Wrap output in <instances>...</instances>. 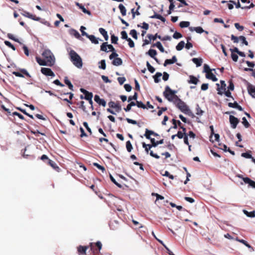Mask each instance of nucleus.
I'll return each instance as SVG.
<instances>
[{"mask_svg": "<svg viewBox=\"0 0 255 255\" xmlns=\"http://www.w3.org/2000/svg\"><path fill=\"white\" fill-rule=\"evenodd\" d=\"M127 40L128 41V45L130 48H133L134 47V43L130 38H129Z\"/></svg>", "mask_w": 255, "mask_h": 255, "instance_id": "69168bd1", "label": "nucleus"}, {"mask_svg": "<svg viewBox=\"0 0 255 255\" xmlns=\"http://www.w3.org/2000/svg\"><path fill=\"white\" fill-rule=\"evenodd\" d=\"M121 34L122 35V39L127 40L129 38L128 36L127 33L126 31H122Z\"/></svg>", "mask_w": 255, "mask_h": 255, "instance_id": "5fc2aeb1", "label": "nucleus"}, {"mask_svg": "<svg viewBox=\"0 0 255 255\" xmlns=\"http://www.w3.org/2000/svg\"><path fill=\"white\" fill-rule=\"evenodd\" d=\"M42 55L44 59L47 61H50L51 62V65L53 66L55 63V58L49 49H45L42 53Z\"/></svg>", "mask_w": 255, "mask_h": 255, "instance_id": "20e7f679", "label": "nucleus"}, {"mask_svg": "<svg viewBox=\"0 0 255 255\" xmlns=\"http://www.w3.org/2000/svg\"><path fill=\"white\" fill-rule=\"evenodd\" d=\"M71 31V33L73 34L77 38H80L81 37L79 33L77 30L72 29Z\"/></svg>", "mask_w": 255, "mask_h": 255, "instance_id": "bf43d9fd", "label": "nucleus"}, {"mask_svg": "<svg viewBox=\"0 0 255 255\" xmlns=\"http://www.w3.org/2000/svg\"><path fill=\"white\" fill-rule=\"evenodd\" d=\"M223 92L226 96H227V97L231 98L233 100H234V98L232 96L231 93L230 92V90H228L226 91V90L225 91H224Z\"/></svg>", "mask_w": 255, "mask_h": 255, "instance_id": "13d9d810", "label": "nucleus"}, {"mask_svg": "<svg viewBox=\"0 0 255 255\" xmlns=\"http://www.w3.org/2000/svg\"><path fill=\"white\" fill-rule=\"evenodd\" d=\"M48 164L57 171L59 172L60 170V168L57 165L56 163L50 159H48Z\"/></svg>", "mask_w": 255, "mask_h": 255, "instance_id": "5701e85b", "label": "nucleus"}, {"mask_svg": "<svg viewBox=\"0 0 255 255\" xmlns=\"http://www.w3.org/2000/svg\"><path fill=\"white\" fill-rule=\"evenodd\" d=\"M147 36L149 39L150 40H155L157 38H159V39H161V36L160 35H158L157 33H156L154 35L148 34L147 35Z\"/></svg>", "mask_w": 255, "mask_h": 255, "instance_id": "473e14b6", "label": "nucleus"}, {"mask_svg": "<svg viewBox=\"0 0 255 255\" xmlns=\"http://www.w3.org/2000/svg\"><path fill=\"white\" fill-rule=\"evenodd\" d=\"M192 61L196 65L197 67H199L201 65L203 60L202 58H194L192 59Z\"/></svg>", "mask_w": 255, "mask_h": 255, "instance_id": "c85d7f7f", "label": "nucleus"}, {"mask_svg": "<svg viewBox=\"0 0 255 255\" xmlns=\"http://www.w3.org/2000/svg\"><path fill=\"white\" fill-rule=\"evenodd\" d=\"M150 135H153L154 136H158V134L157 133L154 132L152 130H148V129H145V132L144 134V136L147 139H152V138L150 137Z\"/></svg>", "mask_w": 255, "mask_h": 255, "instance_id": "a211bd4d", "label": "nucleus"}, {"mask_svg": "<svg viewBox=\"0 0 255 255\" xmlns=\"http://www.w3.org/2000/svg\"><path fill=\"white\" fill-rule=\"evenodd\" d=\"M108 43L107 42H104L101 45V50L105 52H108L107 47H108Z\"/></svg>", "mask_w": 255, "mask_h": 255, "instance_id": "49530a36", "label": "nucleus"}, {"mask_svg": "<svg viewBox=\"0 0 255 255\" xmlns=\"http://www.w3.org/2000/svg\"><path fill=\"white\" fill-rule=\"evenodd\" d=\"M235 26L237 29L241 31H243L244 29V26L240 25L239 23H235Z\"/></svg>", "mask_w": 255, "mask_h": 255, "instance_id": "338daca9", "label": "nucleus"}, {"mask_svg": "<svg viewBox=\"0 0 255 255\" xmlns=\"http://www.w3.org/2000/svg\"><path fill=\"white\" fill-rule=\"evenodd\" d=\"M146 66L147 67V69L148 70V71L151 73H153L155 71V69L154 67H153L150 64V63L147 61L146 62Z\"/></svg>", "mask_w": 255, "mask_h": 255, "instance_id": "79ce46f5", "label": "nucleus"}, {"mask_svg": "<svg viewBox=\"0 0 255 255\" xmlns=\"http://www.w3.org/2000/svg\"><path fill=\"white\" fill-rule=\"evenodd\" d=\"M242 156L246 158H250L251 159L252 158V155L249 153V152H244L242 153Z\"/></svg>", "mask_w": 255, "mask_h": 255, "instance_id": "052dcab7", "label": "nucleus"}, {"mask_svg": "<svg viewBox=\"0 0 255 255\" xmlns=\"http://www.w3.org/2000/svg\"><path fill=\"white\" fill-rule=\"evenodd\" d=\"M220 83V87L219 84H216V86L217 87V90L218 91V94L220 95H222L224 94L223 91L226 90V84L225 83V82L223 80H221Z\"/></svg>", "mask_w": 255, "mask_h": 255, "instance_id": "6e6552de", "label": "nucleus"}, {"mask_svg": "<svg viewBox=\"0 0 255 255\" xmlns=\"http://www.w3.org/2000/svg\"><path fill=\"white\" fill-rule=\"evenodd\" d=\"M87 37L88 38L91 40V41L94 44H97L99 43L98 39L96 38V37L93 35H88Z\"/></svg>", "mask_w": 255, "mask_h": 255, "instance_id": "c756f323", "label": "nucleus"}, {"mask_svg": "<svg viewBox=\"0 0 255 255\" xmlns=\"http://www.w3.org/2000/svg\"><path fill=\"white\" fill-rule=\"evenodd\" d=\"M138 94L137 93L135 92L132 96H129L128 98V102L131 101L132 100H136L137 99Z\"/></svg>", "mask_w": 255, "mask_h": 255, "instance_id": "09e8293b", "label": "nucleus"}, {"mask_svg": "<svg viewBox=\"0 0 255 255\" xmlns=\"http://www.w3.org/2000/svg\"><path fill=\"white\" fill-rule=\"evenodd\" d=\"M83 126L87 129V131L89 132L90 134L91 135L92 134V132L91 128L88 126V123L86 122H84L83 123Z\"/></svg>", "mask_w": 255, "mask_h": 255, "instance_id": "6e6d98bb", "label": "nucleus"}, {"mask_svg": "<svg viewBox=\"0 0 255 255\" xmlns=\"http://www.w3.org/2000/svg\"><path fill=\"white\" fill-rule=\"evenodd\" d=\"M136 105L137 106V107L140 108H142L143 109L146 108L145 105L141 101H136Z\"/></svg>", "mask_w": 255, "mask_h": 255, "instance_id": "8fccbe9b", "label": "nucleus"}, {"mask_svg": "<svg viewBox=\"0 0 255 255\" xmlns=\"http://www.w3.org/2000/svg\"><path fill=\"white\" fill-rule=\"evenodd\" d=\"M118 54L116 52H112L109 56V58L111 60L113 59L112 64L116 66H119L123 64V60L121 58L118 57Z\"/></svg>", "mask_w": 255, "mask_h": 255, "instance_id": "39448f33", "label": "nucleus"}, {"mask_svg": "<svg viewBox=\"0 0 255 255\" xmlns=\"http://www.w3.org/2000/svg\"><path fill=\"white\" fill-rule=\"evenodd\" d=\"M119 8L120 10V11L123 16H125L126 15L127 9L125 6L123 4H120L119 5Z\"/></svg>", "mask_w": 255, "mask_h": 255, "instance_id": "2f4dec72", "label": "nucleus"}, {"mask_svg": "<svg viewBox=\"0 0 255 255\" xmlns=\"http://www.w3.org/2000/svg\"><path fill=\"white\" fill-rule=\"evenodd\" d=\"M93 165L94 166L96 167L102 171L103 172H104L105 171V168L104 166H101V165L97 163H94Z\"/></svg>", "mask_w": 255, "mask_h": 255, "instance_id": "3c124183", "label": "nucleus"}, {"mask_svg": "<svg viewBox=\"0 0 255 255\" xmlns=\"http://www.w3.org/2000/svg\"><path fill=\"white\" fill-rule=\"evenodd\" d=\"M231 57L233 60L235 62H237L238 60V56L237 54L234 53L235 52H231Z\"/></svg>", "mask_w": 255, "mask_h": 255, "instance_id": "4d7b16f0", "label": "nucleus"}, {"mask_svg": "<svg viewBox=\"0 0 255 255\" xmlns=\"http://www.w3.org/2000/svg\"><path fill=\"white\" fill-rule=\"evenodd\" d=\"M199 81V80L197 78L193 75H190L189 80L188 81V82L189 84L197 85Z\"/></svg>", "mask_w": 255, "mask_h": 255, "instance_id": "4be33fe9", "label": "nucleus"}, {"mask_svg": "<svg viewBox=\"0 0 255 255\" xmlns=\"http://www.w3.org/2000/svg\"><path fill=\"white\" fill-rule=\"evenodd\" d=\"M41 72L44 75L47 76L54 77L55 74L51 70V69L48 68H41Z\"/></svg>", "mask_w": 255, "mask_h": 255, "instance_id": "f8f14e48", "label": "nucleus"}, {"mask_svg": "<svg viewBox=\"0 0 255 255\" xmlns=\"http://www.w3.org/2000/svg\"><path fill=\"white\" fill-rule=\"evenodd\" d=\"M206 77L207 79H211L213 81L216 82L218 80V79L216 76L211 72L207 74H206Z\"/></svg>", "mask_w": 255, "mask_h": 255, "instance_id": "bb28decb", "label": "nucleus"}, {"mask_svg": "<svg viewBox=\"0 0 255 255\" xmlns=\"http://www.w3.org/2000/svg\"><path fill=\"white\" fill-rule=\"evenodd\" d=\"M247 90L249 94L253 98H255V86L249 84L247 86Z\"/></svg>", "mask_w": 255, "mask_h": 255, "instance_id": "2eb2a0df", "label": "nucleus"}, {"mask_svg": "<svg viewBox=\"0 0 255 255\" xmlns=\"http://www.w3.org/2000/svg\"><path fill=\"white\" fill-rule=\"evenodd\" d=\"M75 4L76 6L79 7V8L81 9L84 13L88 14V15L91 14V11L89 10L86 9L82 4L78 2H76Z\"/></svg>", "mask_w": 255, "mask_h": 255, "instance_id": "aec40b11", "label": "nucleus"}, {"mask_svg": "<svg viewBox=\"0 0 255 255\" xmlns=\"http://www.w3.org/2000/svg\"><path fill=\"white\" fill-rule=\"evenodd\" d=\"M150 18H157V19H160L161 21L164 22L166 20L165 18L164 17H163L162 16H161V15L159 14H157L156 13H154V14L152 15V16H150Z\"/></svg>", "mask_w": 255, "mask_h": 255, "instance_id": "393cba45", "label": "nucleus"}, {"mask_svg": "<svg viewBox=\"0 0 255 255\" xmlns=\"http://www.w3.org/2000/svg\"><path fill=\"white\" fill-rule=\"evenodd\" d=\"M95 101L99 105H102L105 107L106 105V102L104 99H101L99 95H96L94 97Z\"/></svg>", "mask_w": 255, "mask_h": 255, "instance_id": "dca6fc26", "label": "nucleus"}, {"mask_svg": "<svg viewBox=\"0 0 255 255\" xmlns=\"http://www.w3.org/2000/svg\"><path fill=\"white\" fill-rule=\"evenodd\" d=\"M237 176L239 178L242 179L246 184H248L249 186L255 188V181L251 180L249 177H244L241 174H238Z\"/></svg>", "mask_w": 255, "mask_h": 255, "instance_id": "1a4fd4ad", "label": "nucleus"}, {"mask_svg": "<svg viewBox=\"0 0 255 255\" xmlns=\"http://www.w3.org/2000/svg\"><path fill=\"white\" fill-rule=\"evenodd\" d=\"M176 91L171 90L168 86H166L163 94L165 98L169 102H173L178 96L175 95Z\"/></svg>", "mask_w": 255, "mask_h": 255, "instance_id": "7ed1b4c3", "label": "nucleus"}, {"mask_svg": "<svg viewBox=\"0 0 255 255\" xmlns=\"http://www.w3.org/2000/svg\"><path fill=\"white\" fill-rule=\"evenodd\" d=\"M185 46V42L183 41H181L176 46V49L178 51L181 50Z\"/></svg>", "mask_w": 255, "mask_h": 255, "instance_id": "f704fd0d", "label": "nucleus"}, {"mask_svg": "<svg viewBox=\"0 0 255 255\" xmlns=\"http://www.w3.org/2000/svg\"><path fill=\"white\" fill-rule=\"evenodd\" d=\"M21 14L25 17L32 19L35 21H39L40 20V17H37L35 15H33L26 11H23V12L21 13Z\"/></svg>", "mask_w": 255, "mask_h": 255, "instance_id": "ddd939ff", "label": "nucleus"}, {"mask_svg": "<svg viewBox=\"0 0 255 255\" xmlns=\"http://www.w3.org/2000/svg\"><path fill=\"white\" fill-rule=\"evenodd\" d=\"M64 83L68 86V88L72 91H73V86L67 77H65L64 78Z\"/></svg>", "mask_w": 255, "mask_h": 255, "instance_id": "7c9ffc66", "label": "nucleus"}, {"mask_svg": "<svg viewBox=\"0 0 255 255\" xmlns=\"http://www.w3.org/2000/svg\"><path fill=\"white\" fill-rule=\"evenodd\" d=\"M96 246L98 248V249H96L94 247V243H90V247H91V250L93 252V254L94 255L96 254H98L100 250L102 249V243L100 241H98L95 244Z\"/></svg>", "mask_w": 255, "mask_h": 255, "instance_id": "0eeeda50", "label": "nucleus"}, {"mask_svg": "<svg viewBox=\"0 0 255 255\" xmlns=\"http://www.w3.org/2000/svg\"><path fill=\"white\" fill-rule=\"evenodd\" d=\"M70 59L73 64L78 68H81L83 66L81 57L74 50H71L69 52Z\"/></svg>", "mask_w": 255, "mask_h": 255, "instance_id": "f257e3e1", "label": "nucleus"}, {"mask_svg": "<svg viewBox=\"0 0 255 255\" xmlns=\"http://www.w3.org/2000/svg\"><path fill=\"white\" fill-rule=\"evenodd\" d=\"M118 40V37L117 36H116L114 35H112L111 36V41L112 43L117 44Z\"/></svg>", "mask_w": 255, "mask_h": 255, "instance_id": "680f3d73", "label": "nucleus"}, {"mask_svg": "<svg viewBox=\"0 0 255 255\" xmlns=\"http://www.w3.org/2000/svg\"><path fill=\"white\" fill-rule=\"evenodd\" d=\"M191 30H195L198 33H202L203 32H205L206 34H208V32L207 31H205L201 26L195 27H190Z\"/></svg>", "mask_w": 255, "mask_h": 255, "instance_id": "412c9836", "label": "nucleus"}, {"mask_svg": "<svg viewBox=\"0 0 255 255\" xmlns=\"http://www.w3.org/2000/svg\"><path fill=\"white\" fill-rule=\"evenodd\" d=\"M182 37V34L178 32L177 31H176L173 35V37L175 39H178L181 38Z\"/></svg>", "mask_w": 255, "mask_h": 255, "instance_id": "0e129e2a", "label": "nucleus"}, {"mask_svg": "<svg viewBox=\"0 0 255 255\" xmlns=\"http://www.w3.org/2000/svg\"><path fill=\"white\" fill-rule=\"evenodd\" d=\"M162 76L161 73L157 72L154 76H153V78L154 82L156 83L159 82L160 79L159 78Z\"/></svg>", "mask_w": 255, "mask_h": 255, "instance_id": "72a5a7b5", "label": "nucleus"}, {"mask_svg": "<svg viewBox=\"0 0 255 255\" xmlns=\"http://www.w3.org/2000/svg\"><path fill=\"white\" fill-rule=\"evenodd\" d=\"M126 80V79L124 77L118 78V81L120 85H123Z\"/></svg>", "mask_w": 255, "mask_h": 255, "instance_id": "774afa93", "label": "nucleus"}, {"mask_svg": "<svg viewBox=\"0 0 255 255\" xmlns=\"http://www.w3.org/2000/svg\"><path fill=\"white\" fill-rule=\"evenodd\" d=\"M86 29V27L84 26H81L80 27V31L82 33V35L83 36H85L87 37L88 36V34H87L85 31V30Z\"/></svg>", "mask_w": 255, "mask_h": 255, "instance_id": "864d4df0", "label": "nucleus"}, {"mask_svg": "<svg viewBox=\"0 0 255 255\" xmlns=\"http://www.w3.org/2000/svg\"><path fill=\"white\" fill-rule=\"evenodd\" d=\"M230 50L231 52H235L239 54L240 56L245 57L246 55L244 52L239 51V49L237 47H234L233 49H230Z\"/></svg>", "mask_w": 255, "mask_h": 255, "instance_id": "cd10ccee", "label": "nucleus"}, {"mask_svg": "<svg viewBox=\"0 0 255 255\" xmlns=\"http://www.w3.org/2000/svg\"><path fill=\"white\" fill-rule=\"evenodd\" d=\"M126 148L128 152H130L132 149V146L129 140L127 141L126 142Z\"/></svg>", "mask_w": 255, "mask_h": 255, "instance_id": "a18cd8bd", "label": "nucleus"}, {"mask_svg": "<svg viewBox=\"0 0 255 255\" xmlns=\"http://www.w3.org/2000/svg\"><path fill=\"white\" fill-rule=\"evenodd\" d=\"M153 46L157 47L159 49V50L160 51V52H164V49L161 43L159 41H158L156 43H155L153 45Z\"/></svg>", "mask_w": 255, "mask_h": 255, "instance_id": "4c0bfd02", "label": "nucleus"}, {"mask_svg": "<svg viewBox=\"0 0 255 255\" xmlns=\"http://www.w3.org/2000/svg\"><path fill=\"white\" fill-rule=\"evenodd\" d=\"M88 249V246H83L81 245L77 247L78 254L79 255H86V251Z\"/></svg>", "mask_w": 255, "mask_h": 255, "instance_id": "4468645a", "label": "nucleus"}, {"mask_svg": "<svg viewBox=\"0 0 255 255\" xmlns=\"http://www.w3.org/2000/svg\"><path fill=\"white\" fill-rule=\"evenodd\" d=\"M173 103L176 105L177 108L184 114L189 115L190 113H191L188 106L178 97L176 99H175Z\"/></svg>", "mask_w": 255, "mask_h": 255, "instance_id": "f03ea898", "label": "nucleus"}, {"mask_svg": "<svg viewBox=\"0 0 255 255\" xmlns=\"http://www.w3.org/2000/svg\"><path fill=\"white\" fill-rule=\"evenodd\" d=\"M231 38L234 43H238L239 42V40H240L243 44H244L246 46L249 45L248 42L246 40V37L244 36H240L238 37L232 34L231 35Z\"/></svg>", "mask_w": 255, "mask_h": 255, "instance_id": "423d86ee", "label": "nucleus"}, {"mask_svg": "<svg viewBox=\"0 0 255 255\" xmlns=\"http://www.w3.org/2000/svg\"><path fill=\"white\" fill-rule=\"evenodd\" d=\"M242 124L244 125L246 128H248L250 127V124L249 123L245 117H243L242 118Z\"/></svg>", "mask_w": 255, "mask_h": 255, "instance_id": "37998d69", "label": "nucleus"}, {"mask_svg": "<svg viewBox=\"0 0 255 255\" xmlns=\"http://www.w3.org/2000/svg\"><path fill=\"white\" fill-rule=\"evenodd\" d=\"M129 34L131 35L133 38L135 39H137V32L135 29L131 30Z\"/></svg>", "mask_w": 255, "mask_h": 255, "instance_id": "de8ad7c7", "label": "nucleus"}, {"mask_svg": "<svg viewBox=\"0 0 255 255\" xmlns=\"http://www.w3.org/2000/svg\"><path fill=\"white\" fill-rule=\"evenodd\" d=\"M100 65H99V68L100 69H102L103 70H105L106 68V61L105 60H102L99 63Z\"/></svg>", "mask_w": 255, "mask_h": 255, "instance_id": "58836bf2", "label": "nucleus"}, {"mask_svg": "<svg viewBox=\"0 0 255 255\" xmlns=\"http://www.w3.org/2000/svg\"><path fill=\"white\" fill-rule=\"evenodd\" d=\"M190 22L189 21H182L180 22L179 26L181 28L187 27L189 26Z\"/></svg>", "mask_w": 255, "mask_h": 255, "instance_id": "ea45409f", "label": "nucleus"}, {"mask_svg": "<svg viewBox=\"0 0 255 255\" xmlns=\"http://www.w3.org/2000/svg\"><path fill=\"white\" fill-rule=\"evenodd\" d=\"M244 213L249 217H255V211L248 212L247 210H243Z\"/></svg>", "mask_w": 255, "mask_h": 255, "instance_id": "e433bc0d", "label": "nucleus"}, {"mask_svg": "<svg viewBox=\"0 0 255 255\" xmlns=\"http://www.w3.org/2000/svg\"><path fill=\"white\" fill-rule=\"evenodd\" d=\"M147 54H148L151 58H154L155 55L157 54V52L154 49H150L147 52Z\"/></svg>", "mask_w": 255, "mask_h": 255, "instance_id": "c9c22d12", "label": "nucleus"}, {"mask_svg": "<svg viewBox=\"0 0 255 255\" xmlns=\"http://www.w3.org/2000/svg\"><path fill=\"white\" fill-rule=\"evenodd\" d=\"M229 122L232 128H236L238 124L239 123L240 121L237 118L233 115H230L229 116Z\"/></svg>", "mask_w": 255, "mask_h": 255, "instance_id": "9d476101", "label": "nucleus"}, {"mask_svg": "<svg viewBox=\"0 0 255 255\" xmlns=\"http://www.w3.org/2000/svg\"><path fill=\"white\" fill-rule=\"evenodd\" d=\"M150 141L152 143L153 147H156L158 144H162L164 142L163 139H162L159 141H155L154 138L150 139Z\"/></svg>", "mask_w": 255, "mask_h": 255, "instance_id": "a878e982", "label": "nucleus"}, {"mask_svg": "<svg viewBox=\"0 0 255 255\" xmlns=\"http://www.w3.org/2000/svg\"><path fill=\"white\" fill-rule=\"evenodd\" d=\"M99 30L100 33L104 36L105 40L107 41L109 39V36L107 31L103 28H100Z\"/></svg>", "mask_w": 255, "mask_h": 255, "instance_id": "b1692460", "label": "nucleus"}, {"mask_svg": "<svg viewBox=\"0 0 255 255\" xmlns=\"http://www.w3.org/2000/svg\"><path fill=\"white\" fill-rule=\"evenodd\" d=\"M211 71V70L210 69L209 66L207 64H205L204 65V72H205L206 74H207Z\"/></svg>", "mask_w": 255, "mask_h": 255, "instance_id": "603ef678", "label": "nucleus"}, {"mask_svg": "<svg viewBox=\"0 0 255 255\" xmlns=\"http://www.w3.org/2000/svg\"><path fill=\"white\" fill-rule=\"evenodd\" d=\"M93 94L91 92H88L85 94L84 99L86 100L92 99Z\"/></svg>", "mask_w": 255, "mask_h": 255, "instance_id": "a19ab883", "label": "nucleus"}, {"mask_svg": "<svg viewBox=\"0 0 255 255\" xmlns=\"http://www.w3.org/2000/svg\"><path fill=\"white\" fill-rule=\"evenodd\" d=\"M36 60L40 65L52 66L50 61H47L45 59H41L37 56L36 57Z\"/></svg>", "mask_w": 255, "mask_h": 255, "instance_id": "9b49d317", "label": "nucleus"}, {"mask_svg": "<svg viewBox=\"0 0 255 255\" xmlns=\"http://www.w3.org/2000/svg\"><path fill=\"white\" fill-rule=\"evenodd\" d=\"M228 105L230 108H236L240 111H243L244 110L243 108L241 106H240L236 101L233 103H229L228 104Z\"/></svg>", "mask_w": 255, "mask_h": 255, "instance_id": "6ab92c4d", "label": "nucleus"}, {"mask_svg": "<svg viewBox=\"0 0 255 255\" xmlns=\"http://www.w3.org/2000/svg\"><path fill=\"white\" fill-rule=\"evenodd\" d=\"M236 240L238 242L241 243H242L244 245H245L248 248H250V244H249L248 243V242L247 241H246L245 240H243V239H239L238 238H237L236 239Z\"/></svg>", "mask_w": 255, "mask_h": 255, "instance_id": "c03bdc74", "label": "nucleus"}, {"mask_svg": "<svg viewBox=\"0 0 255 255\" xmlns=\"http://www.w3.org/2000/svg\"><path fill=\"white\" fill-rule=\"evenodd\" d=\"M108 105L110 108L115 109L117 112H119L122 109L121 106L119 103H115L113 101H110Z\"/></svg>", "mask_w": 255, "mask_h": 255, "instance_id": "f3484780", "label": "nucleus"}, {"mask_svg": "<svg viewBox=\"0 0 255 255\" xmlns=\"http://www.w3.org/2000/svg\"><path fill=\"white\" fill-rule=\"evenodd\" d=\"M7 37L10 39H11V40H14V41H16L17 42H19L18 39L17 38H15V37L13 36V35L11 33H8L7 34Z\"/></svg>", "mask_w": 255, "mask_h": 255, "instance_id": "e2e57ef3", "label": "nucleus"}]
</instances>
